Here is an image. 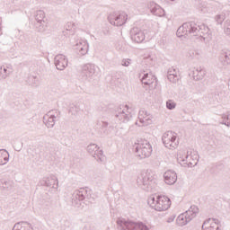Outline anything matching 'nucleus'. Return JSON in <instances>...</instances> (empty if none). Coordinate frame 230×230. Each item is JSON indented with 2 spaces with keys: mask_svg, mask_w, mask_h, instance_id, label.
<instances>
[{
  "mask_svg": "<svg viewBox=\"0 0 230 230\" xmlns=\"http://www.w3.org/2000/svg\"><path fill=\"white\" fill-rule=\"evenodd\" d=\"M144 62L147 65V66H154L155 61L154 58H152L151 56H148L146 58H144Z\"/></svg>",
  "mask_w": 230,
  "mask_h": 230,
  "instance_id": "obj_38",
  "label": "nucleus"
},
{
  "mask_svg": "<svg viewBox=\"0 0 230 230\" xmlns=\"http://www.w3.org/2000/svg\"><path fill=\"white\" fill-rule=\"evenodd\" d=\"M223 125H226V127H230V113H225L222 115Z\"/></svg>",
  "mask_w": 230,
  "mask_h": 230,
  "instance_id": "obj_33",
  "label": "nucleus"
},
{
  "mask_svg": "<svg viewBox=\"0 0 230 230\" xmlns=\"http://www.w3.org/2000/svg\"><path fill=\"white\" fill-rule=\"evenodd\" d=\"M115 136H121V133H119L118 130L115 133Z\"/></svg>",
  "mask_w": 230,
  "mask_h": 230,
  "instance_id": "obj_47",
  "label": "nucleus"
},
{
  "mask_svg": "<svg viewBox=\"0 0 230 230\" xmlns=\"http://www.w3.org/2000/svg\"><path fill=\"white\" fill-rule=\"evenodd\" d=\"M96 125L97 128H100L101 130H105V128L109 127V122L103 120H97Z\"/></svg>",
  "mask_w": 230,
  "mask_h": 230,
  "instance_id": "obj_31",
  "label": "nucleus"
},
{
  "mask_svg": "<svg viewBox=\"0 0 230 230\" xmlns=\"http://www.w3.org/2000/svg\"><path fill=\"white\" fill-rule=\"evenodd\" d=\"M177 161L181 166H196L199 163V153L195 150L180 151Z\"/></svg>",
  "mask_w": 230,
  "mask_h": 230,
  "instance_id": "obj_3",
  "label": "nucleus"
},
{
  "mask_svg": "<svg viewBox=\"0 0 230 230\" xmlns=\"http://www.w3.org/2000/svg\"><path fill=\"white\" fill-rule=\"evenodd\" d=\"M218 219H207L202 225V230H219Z\"/></svg>",
  "mask_w": 230,
  "mask_h": 230,
  "instance_id": "obj_23",
  "label": "nucleus"
},
{
  "mask_svg": "<svg viewBox=\"0 0 230 230\" xmlns=\"http://www.w3.org/2000/svg\"><path fill=\"white\" fill-rule=\"evenodd\" d=\"M198 213L199 208L195 205L190 206V209H188L185 213L181 214L177 217L176 222L178 226H186V224L191 222L192 218H195V217H197Z\"/></svg>",
  "mask_w": 230,
  "mask_h": 230,
  "instance_id": "obj_6",
  "label": "nucleus"
},
{
  "mask_svg": "<svg viewBox=\"0 0 230 230\" xmlns=\"http://www.w3.org/2000/svg\"><path fill=\"white\" fill-rule=\"evenodd\" d=\"M78 111H80V109L77 106H71L69 109V112L70 114H73L74 116H76V114H78Z\"/></svg>",
  "mask_w": 230,
  "mask_h": 230,
  "instance_id": "obj_39",
  "label": "nucleus"
},
{
  "mask_svg": "<svg viewBox=\"0 0 230 230\" xmlns=\"http://www.w3.org/2000/svg\"><path fill=\"white\" fill-rule=\"evenodd\" d=\"M12 186H13V181H5L3 183V188H4L5 190L12 189Z\"/></svg>",
  "mask_w": 230,
  "mask_h": 230,
  "instance_id": "obj_37",
  "label": "nucleus"
},
{
  "mask_svg": "<svg viewBox=\"0 0 230 230\" xmlns=\"http://www.w3.org/2000/svg\"><path fill=\"white\" fill-rule=\"evenodd\" d=\"M8 69L3 66H0V80H6V78H8Z\"/></svg>",
  "mask_w": 230,
  "mask_h": 230,
  "instance_id": "obj_30",
  "label": "nucleus"
},
{
  "mask_svg": "<svg viewBox=\"0 0 230 230\" xmlns=\"http://www.w3.org/2000/svg\"><path fill=\"white\" fill-rule=\"evenodd\" d=\"M193 37H201V39H206L209 35V28L204 24L198 25L194 23Z\"/></svg>",
  "mask_w": 230,
  "mask_h": 230,
  "instance_id": "obj_16",
  "label": "nucleus"
},
{
  "mask_svg": "<svg viewBox=\"0 0 230 230\" xmlns=\"http://www.w3.org/2000/svg\"><path fill=\"white\" fill-rule=\"evenodd\" d=\"M128 19L125 12H113L108 16V21L112 26H123Z\"/></svg>",
  "mask_w": 230,
  "mask_h": 230,
  "instance_id": "obj_8",
  "label": "nucleus"
},
{
  "mask_svg": "<svg viewBox=\"0 0 230 230\" xmlns=\"http://www.w3.org/2000/svg\"><path fill=\"white\" fill-rule=\"evenodd\" d=\"M219 60L223 63V66H229L230 65V54L227 52H223L220 57Z\"/></svg>",
  "mask_w": 230,
  "mask_h": 230,
  "instance_id": "obj_29",
  "label": "nucleus"
},
{
  "mask_svg": "<svg viewBox=\"0 0 230 230\" xmlns=\"http://www.w3.org/2000/svg\"><path fill=\"white\" fill-rule=\"evenodd\" d=\"M74 49L80 57H84V55H87L89 51V43L87 40H80L75 45Z\"/></svg>",
  "mask_w": 230,
  "mask_h": 230,
  "instance_id": "obj_19",
  "label": "nucleus"
},
{
  "mask_svg": "<svg viewBox=\"0 0 230 230\" xmlns=\"http://www.w3.org/2000/svg\"><path fill=\"white\" fill-rule=\"evenodd\" d=\"M206 75V70L202 69V67H198L193 71V76L196 77V80H202Z\"/></svg>",
  "mask_w": 230,
  "mask_h": 230,
  "instance_id": "obj_27",
  "label": "nucleus"
},
{
  "mask_svg": "<svg viewBox=\"0 0 230 230\" xmlns=\"http://www.w3.org/2000/svg\"><path fill=\"white\" fill-rule=\"evenodd\" d=\"M115 116L121 123L130 121L131 115L130 111H128V105H121L119 108H117Z\"/></svg>",
  "mask_w": 230,
  "mask_h": 230,
  "instance_id": "obj_11",
  "label": "nucleus"
},
{
  "mask_svg": "<svg viewBox=\"0 0 230 230\" xmlns=\"http://www.w3.org/2000/svg\"><path fill=\"white\" fill-rule=\"evenodd\" d=\"M164 182L169 184V186L173 185L177 182V172L172 170H168L164 173Z\"/></svg>",
  "mask_w": 230,
  "mask_h": 230,
  "instance_id": "obj_22",
  "label": "nucleus"
},
{
  "mask_svg": "<svg viewBox=\"0 0 230 230\" xmlns=\"http://www.w3.org/2000/svg\"><path fill=\"white\" fill-rule=\"evenodd\" d=\"M95 73H96V66L94 64H86L82 66L81 76L84 80H88V78H93Z\"/></svg>",
  "mask_w": 230,
  "mask_h": 230,
  "instance_id": "obj_15",
  "label": "nucleus"
},
{
  "mask_svg": "<svg viewBox=\"0 0 230 230\" xmlns=\"http://www.w3.org/2000/svg\"><path fill=\"white\" fill-rule=\"evenodd\" d=\"M229 28L230 29V20L226 21L225 22V29Z\"/></svg>",
  "mask_w": 230,
  "mask_h": 230,
  "instance_id": "obj_43",
  "label": "nucleus"
},
{
  "mask_svg": "<svg viewBox=\"0 0 230 230\" xmlns=\"http://www.w3.org/2000/svg\"><path fill=\"white\" fill-rule=\"evenodd\" d=\"M173 220H175V216L174 215H172V216H171L167 218L168 224H172V222H173Z\"/></svg>",
  "mask_w": 230,
  "mask_h": 230,
  "instance_id": "obj_42",
  "label": "nucleus"
},
{
  "mask_svg": "<svg viewBox=\"0 0 230 230\" xmlns=\"http://www.w3.org/2000/svg\"><path fill=\"white\" fill-rule=\"evenodd\" d=\"M225 33H226V35H228L230 37V29L229 28H226L225 29Z\"/></svg>",
  "mask_w": 230,
  "mask_h": 230,
  "instance_id": "obj_45",
  "label": "nucleus"
},
{
  "mask_svg": "<svg viewBox=\"0 0 230 230\" xmlns=\"http://www.w3.org/2000/svg\"><path fill=\"white\" fill-rule=\"evenodd\" d=\"M200 55H202L200 50H195V57H200Z\"/></svg>",
  "mask_w": 230,
  "mask_h": 230,
  "instance_id": "obj_44",
  "label": "nucleus"
},
{
  "mask_svg": "<svg viewBox=\"0 0 230 230\" xmlns=\"http://www.w3.org/2000/svg\"><path fill=\"white\" fill-rule=\"evenodd\" d=\"M35 19L37 21V23L40 24V28H44V19H46V13L44 11H37Z\"/></svg>",
  "mask_w": 230,
  "mask_h": 230,
  "instance_id": "obj_26",
  "label": "nucleus"
},
{
  "mask_svg": "<svg viewBox=\"0 0 230 230\" xmlns=\"http://www.w3.org/2000/svg\"><path fill=\"white\" fill-rule=\"evenodd\" d=\"M87 152L90 153L98 163H105V155H103V151L100 149L98 145L90 144L87 148Z\"/></svg>",
  "mask_w": 230,
  "mask_h": 230,
  "instance_id": "obj_12",
  "label": "nucleus"
},
{
  "mask_svg": "<svg viewBox=\"0 0 230 230\" xmlns=\"http://www.w3.org/2000/svg\"><path fill=\"white\" fill-rule=\"evenodd\" d=\"M13 230H33L28 223H16Z\"/></svg>",
  "mask_w": 230,
  "mask_h": 230,
  "instance_id": "obj_28",
  "label": "nucleus"
},
{
  "mask_svg": "<svg viewBox=\"0 0 230 230\" xmlns=\"http://www.w3.org/2000/svg\"><path fill=\"white\" fill-rule=\"evenodd\" d=\"M117 226L119 230H148V226L145 224L136 223L123 217L117 219Z\"/></svg>",
  "mask_w": 230,
  "mask_h": 230,
  "instance_id": "obj_4",
  "label": "nucleus"
},
{
  "mask_svg": "<svg viewBox=\"0 0 230 230\" xmlns=\"http://www.w3.org/2000/svg\"><path fill=\"white\" fill-rule=\"evenodd\" d=\"M216 21H217V24H222V22H224V21H226V15L225 14H217L216 16Z\"/></svg>",
  "mask_w": 230,
  "mask_h": 230,
  "instance_id": "obj_35",
  "label": "nucleus"
},
{
  "mask_svg": "<svg viewBox=\"0 0 230 230\" xmlns=\"http://www.w3.org/2000/svg\"><path fill=\"white\" fill-rule=\"evenodd\" d=\"M130 59H122L121 60V66H123L124 67H128V66H130Z\"/></svg>",
  "mask_w": 230,
  "mask_h": 230,
  "instance_id": "obj_40",
  "label": "nucleus"
},
{
  "mask_svg": "<svg viewBox=\"0 0 230 230\" xmlns=\"http://www.w3.org/2000/svg\"><path fill=\"white\" fill-rule=\"evenodd\" d=\"M155 15L156 17H164V9L160 7H157V11L155 13Z\"/></svg>",
  "mask_w": 230,
  "mask_h": 230,
  "instance_id": "obj_36",
  "label": "nucleus"
},
{
  "mask_svg": "<svg viewBox=\"0 0 230 230\" xmlns=\"http://www.w3.org/2000/svg\"><path fill=\"white\" fill-rule=\"evenodd\" d=\"M59 119L60 111L52 110L43 117V122L48 128H53L55 127L56 121H58Z\"/></svg>",
  "mask_w": 230,
  "mask_h": 230,
  "instance_id": "obj_9",
  "label": "nucleus"
},
{
  "mask_svg": "<svg viewBox=\"0 0 230 230\" xmlns=\"http://www.w3.org/2000/svg\"><path fill=\"white\" fill-rule=\"evenodd\" d=\"M54 64L59 71H64L67 67V58L62 54H58L54 58Z\"/></svg>",
  "mask_w": 230,
  "mask_h": 230,
  "instance_id": "obj_20",
  "label": "nucleus"
},
{
  "mask_svg": "<svg viewBox=\"0 0 230 230\" xmlns=\"http://www.w3.org/2000/svg\"><path fill=\"white\" fill-rule=\"evenodd\" d=\"M172 2L175 1V0H171Z\"/></svg>",
  "mask_w": 230,
  "mask_h": 230,
  "instance_id": "obj_48",
  "label": "nucleus"
},
{
  "mask_svg": "<svg viewBox=\"0 0 230 230\" xmlns=\"http://www.w3.org/2000/svg\"><path fill=\"white\" fill-rule=\"evenodd\" d=\"M131 40H134V42H137V44H141L143 40H145V31H142L141 29L135 27L130 31Z\"/></svg>",
  "mask_w": 230,
  "mask_h": 230,
  "instance_id": "obj_18",
  "label": "nucleus"
},
{
  "mask_svg": "<svg viewBox=\"0 0 230 230\" xmlns=\"http://www.w3.org/2000/svg\"><path fill=\"white\" fill-rule=\"evenodd\" d=\"M10 161V154L4 149L0 150V166H4Z\"/></svg>",
  "mask_w": 230,
  "mask_h": 230,
  "instance_id": "obj_25",
  "label": "nucleus"
},
{
  "mask_svg": "<svg viewBox=\"0 0 230 230\" xmlns=\"http://www.w3.org/2000/svg\"><path fill=\"white\" fill-rule=\"evenodd\" d=\"M193 30H197L195 28V22H185L178 28L176 35L177 37H186V35H191L193 37Z\"/></svg>",
  "mask_w": 230,
  "mask_h": 230,
  "instance_id": "obj_13",
  "label": "nucleus"
},
{
  "mask_svg": "<svg viewBox=\"0 0 230 230\" xmlns=\"http://www.w3.org/2000/svg\"><path fill=\"white\" fill-rule=\"evenodd\" d=\"M167 78L172 84H177L181 78L179 75V70L173 67L169 68L167 72Z\"/></svg>",
  "mask_w": 230,
  "mask_h": 230,
  "instance_id": "obj_24",
  "label": "nucleus"
},
{
  "mask_svg": "<svg viewBox=\"0 0 230 230\" xmlns=\"http://www.w3.org/2000/svg\"><path fill=\"white\" fill-rule=\"evenodd\" d=\"M43 185L47 188H53L54 190H58V178L51 174L43 179Z\"/></svg>",
  "mask_w": 230,
  "mask_h": 230,
  "instance_id": "obj_21",
  "label": "nucleus"
},
{
  "mask_svg": "<svg viewBox=\"0 0 230 230\" xmlns=\"http://www.w3.org/2000/svg\"><path fill=\"white\" fill-rule=\"evenodd\" d=\"M114 130V127H112V126H110L109 127V129H105L103 132H104V134L106 135V136H109L110 134H111V131L110 130Z\"/></svg>",
  "mask_w": 230,
  "mask_h": 230,
  "instance_id": "obj_41",
  "label": "nucleus"
},
{
  "mask_svg": "<svg viewBox=\"0 0 230 230\" xmlns=\"http://www.w3.org/2000/svg\"><path fill=\"white\" fill-rule=\"evenodd\" d=\"M135 154L140 159H146V157H150L152 155V145L147 140H137L135 145Z\"/></svg>",
  "mask_w": 230,
  "mask_h": 230,
  "instance_id": "obj_5",
  "label": "nucleus"
},
{
  "mask_svg": "<svg viewBox=\"0 0 230 230\" xmlns=\"http://www.w3.org/2000/svg\"><path fill=\"white\" fill-rule=\"evenodd\" d=\"M155 173L152 170H143L137 176V184L142 190L148 191L155 185Z\"/></svg>",
  "mask_w": 230,
  "mask_h": 230,
  "instance_id": "obj_2",
  "label": "nucleus"
},
{
  "mask_svg": "<svg viewBox=\"0 0 230 230\" xmlns=\"http://www.w3.org/2000/svg\"><path fill=\"white\" fill-rule=\"evenodd\" d=\"M147 204L155 211H167L172 206L170 198L164 195H151L147 199Z\"/></svg>",
  "mask_w": 230,
  "mask_h": 230,
  "instance_id": "obj_1",
  "label": "nucleus"
},
{
  "mask_svg": "<svg viewBox=\"0 0 230 230\" xmlns=\"http://www.w3.org/2000/svg\"><path fill=\"white\" fill-rule=\"evenodd\" d=\"M147 7L151 11V13H153V15H155L157 11V7H160V6L157 5V4H155L154 2H149V4H147Z\"/></svg>",
  "mask_w": 230,
  "mask_h": 230,
  "instance_id": "obj_32",
  "label": "nucleus"
},
{
  "mask_svg": "<svg viewBox=\"0 0 230 230\" xmlns=\"http://www.w3.org/2000/svg\"><path fill=\"white\" fill-rule=\"evenodd\" d=\"M138 119L144 127H147V125H152L154 117L148 111L140 110L138 112Z\"/></svg>",
  "mask_w": 230,
  "mask_h": 230,
  "instance_id": "obj_17",
  "label": "nucleus"
},
{
  "mask_svg": "<svg viewBox=\"0 0 230 230\" xmlns=\"http://www.w3.org/2000/svg\"><path fill=\"white\" fill-rule=\"evenodd\" d=\"M66 226L68 227V229L71 228V223L66 222Z\"/></svg>",
  "mask_w": 230,
  "mask_h": 230,
  "instance_id": "obj_46",
  "label": "nucleus"
},
{
  "mask_svg": "<svg viewBox=\"0 0 230 230\" xmlns=\"http://www.w3.org/2000/svg\"><path fill=\"white\" fill-rule=\"evenodd\" d=\"M87 197V190L81 188L75 190L72 195V202L76 208H84V200Z\"/></svg>",
  "mask_w": 230,
  "mask_h": 230,
  "instance_id": "obj_10",
  "label": "nucleus"
},
{
  "mask_svg": "<svg viewBox=\"0 0 230 230\" xmlns=\"http://www.w3.org/2000/svg\"><path fill=\"white\" fill-rule=\"evenodd\" d=\"M141 82L142 84H144V85H148L149 89H155V87H157V81L155 79V75H154L152 72H146L143 74Z\"/></svg>",
  "mask_w": 230,
  "mask_h": 230,
  "instance_id": "obj_14",
  "label": "nucleus"
},
{
  "mask_svg": "<svg viewBox=\"0 0 230 230\" xmlns=\"http://www.w3.org/2000/svg\"><path fill=\"white\" fill-rule=\"evenodd\" d=\"M162 141L165 148L169 150H175L179 146V138H177V133L173 131H167L164 133Z\"/></svg>",
  "mask_w": 230,
  "mask_h": 230,
  "instance_id": "obj_7",
  "label": "nucleus"
},
{
  "mask_svg": "<svg viewBox=\"0 0 230 230\" xmlns=\"http://www.w3.org/2000/svg\"><path fill=\"white\" fill-rule=\"evenodd\" d=\"M175 107H177V103H175V102H173L172 100H168L166 102V108L169 111H173V109H175Z\"/></svg>",
  "mask_w": 230,
  "mask_h": 230,
  "instance_id": "obj_34",
  "label": "nucleus"
}]
</instances>
